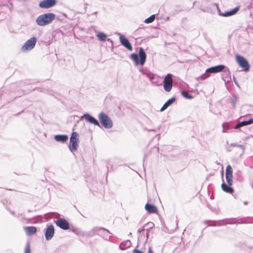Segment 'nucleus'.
I'll return each mask as SVG.
<instances>
[{"instance_id": "obj_1", "label": "nucleus", "mask_w": 253, "mask_h": 253, "mask_svg": "<svg viewBox=\"0 0 253 253\" xmlns=\"http://www.w3.org/2000/svg\"><path fill=\"white\" fill-rule=\"evenodd\" d=\"M55 15L53 13H46L39 15L36 20L37 25L40 26L47 25L55 19Z\"/></svg>"}, {"instance_id": "obj_2", "label": "nucleus", "mask_w": 253, "mask_h": 253, "mask_svg": "<svg viewBox=\"0 0 253 253\" xmlns=\"http://www.w3.org/2000/svg\"><path fill=\"white\" fill-rule=\"evenodd\" d=\"M130 58L135 62L136 65H143L146 61V54L142 47L139 49L138 53H133L130 54Z\"/></svg>"}, {"instance_id": "obj_3", "label": "nucleus", "mask_w": 253, "mask_h": 253, "mask_svg": "<svg viewBox=\"0 0 253 253\" xmlns=\"http://www.w3.org/2000/svg\"><path fill=\"white\" fill-rule=\"evenodd\" d=\"M98 117L101 125L104 127L110 129L113 127V121L107 114L103 112H101L98 114Z\"/></svg>"}, {"instance_id": "obj_4", "label": "nucleus", "mask_w": 253, "mask_h": 253, "mask_svg": "<svg viewBox=\"0 0 253 253\" xmlns=\"http://www.w3.org/2000/svg\"><path fill=\"white\" fill-rule=\"evenodd\" d=\"M225 68L223 65H218L207 69L206 73L201 75L200 78L201 80H204L209 76L210 73H216L222 71Z\"/></svg>"}, {"instance_id": "obj_5", "label": "nucleus", "mask_w": 253, "mask_h": 253, "mask_svg": "<svg viewBox=\"0 0 253 253\" xmlns=\"http://www.w3.org/2000/svg\"><path fill=\"white\" fill-rule=\"evenodd\" d=\"M78 133L77 132H73L70 138V144L69 148L73 152L76 151L78 147Z\"/></svg>"}, {"instance_id": "obj_6", "label": "nucleus", "mask_w": 253, "mask_h": 253, "mask_svg": "<svg viewBox=\"0 0 253 253\" xmlns=\"http://www.w3.org/2000/svg\"><path fill=\"white\" fill-rule=\"evenodd\" d=\"M37 42L36 37H33L27 40L21 47V50L23 52L33 49L35 46Z\"/></svg>"}, {"instance_id": "obj_7", "label": "nucleus", "mask_w": 253, "mask_h": 253, "mask_svg": "<svg viewBox=\"0 0 253 253\" xmlns=\"http://www.w3.org/2000/svg\"><path fill=\"white\" fill-rule=\"evenodd\" d=\"M236 61L239 65L247 72L250 69V65L248 61L242 56L237 55L236 56Z\"/></svg>"}, {"instance_id": "obj_8", "label": "nucleus", "mask_w": 253, "mask_h": 253, "mask_svg": "<svg viewBox=\"0 0 253 253\" xmlns=\"http://www.w3.org/2000/svg\"><path fill=\"white\" fill-rule=\"evenodd\" d=\"M164 83V88L167 92L171 90L172 87V75L171 74H168L165 77Z\"/></svg>"}, {"instance_id": "obj_9", "label": "nucleus", "mask_w": 253, "mask_h": 253, "mask_svg": "<svg viewBox=\"0 0 253 253\" xmlns=\"http://www.w3.org/2000/svg\"><path fill=\"white\" fill-rule=\"evenodd\" d=\"M56 3V0H43L39 3V6L41 8L47 9L54 6Z\"/></svg>"}, {"instance_id": "obj_10", "label": "nucleus", "mask_w": 253, "mask_h": 253, "mask_svg": "<svg viewBox=\"0 0 253 253\" xmlns=\"http://www.w3.org/2000/svg\"><path fill=\"white\" fill-rule=\"evenodd\" d=\"M56 225L63 230H68L70 228V225L67 220L63 218H58L55 221Z\"/></svg>"}, {"instance_id": "obj_11", "label": "nucleus", "mask_w": 253, "mask_h": 253, "mask_svg": "<svg viewBox=\"0 0 253 253\" xmlns=\"http://www.w3.org/2000/svg\"><path fill=\"white\" fill-rule=\"evenodd\" d=\"M54 234V228L53 225H47L45 229V238L47 241L50 240L53 237Z\"/></svg>"}, {"instance_id": "obj_12", "label": "nucleus", "mask_w": 253, "mask_h": 253, "mask_svg": "<svg viewBox=\"0 0 253 253\" xmlns=\"http://www.w3.org/2000/svg\"><path fill=\"white\" fill-rule=\"evenodd\" d=\"M120 41L121 44L129 51L132 50V45L124 35L120 34Z\"/></svg>"}, {"instance_id": "obj_13", "label": "nucleus", "mask_w": 253, "mask_h": 253, "mask_svg": "<svg viewBox=\"0 0 253 253\" xmlns=\"http://www.w3.org/2000/svg\"><path fill=\"white\" fill-rule=\"evenodd\" d=\"M82 117L84 118L87 122H88L95 126H100V124L99 123L98 121L90 114L88 113L84 114Z\"/></svg>"}, {"instance_id": "obj_14", "label": "nucleus", "mask_w": 253, "mask_h": 253, "mask_svg": "<svg viewBox=\"0 0 253 253\" xmlns=\"http://www.w3.org/2000/svg\"><path fill=\"white\" fill-rule=\"evenodd\" d=\"M24 230L28 236H31L35 234L37 231V228L35 226L24 227Z\"/></svg>"}, {"instance_id": "obj_15", "label": "nucleus", "mask_w": 253, "mask_h": 253, "mask_svg": "<svg viewBox=\"0 0 253 253\" xmlns=\"http://www.w3.org/2000/svg\"><path fill=\"white\" fill-rule=\"evenodd\" d=\"M55 140L57 142L64 143L68 139V136L66 134H57L54 136Z\"/></svg>"}, {"instance_id": "obj_16", "label": "nucleus", "mask_w": 253, "mask_h": 253, "mask_svg": "<svg viewBox=\"0 0 253 253\" xmlns=\"http://www.w3.org/2000/svg\"><path fill=\"white\" fill-rule=\"evenodd\" d=\"M239 10V7H236L230 11H226L219 15L224 17H228L235 14Z\"/></svg>"}, {"instance_id": "obj_17", "label": "nucleus", "mask_w": 253, "mask_h": 253, "mask_svg": "<svg viewBox=\"0 0 253 253\" xmlns=\"http://www.w3.org/2000/svg\"><path fill=\"white\" fill-rule=\"evenodd\" d=\"M176 100V98L175 97H172L169 99L163 105V106L160 109V111L163 112L165 111L168 107L170 106L174 101Z\"/></svg>"}, {"instance_id": "obj_18", "label": "nucleus", "mask_w": 253, "mask_h": 253, "mask_svg": "<svg viewBox=\"0 0 253 253\" xmlns=\"http://www.w3.org/2000/svg\"><path fill=\"white\" fill-rule=\"evenodd\" d=\"M145 209L149 213H156L158 211L157 208L155 206L148 203L145 205Z\"/></svg>"}, {"instance_id": "obj_19", "label": "nucleus", "mask_w": 253, "mask_h": 253, "mask_svg": "<svg viewBox=\"0 0 253 253\" xmlns=\"http://www.w3.org/2000/svg\"><path fill=\"white\" fill-rule=\"evenodd\" d=\"M221 186L222 190L226 193L232 194L234 192L233 188L228 184H226L224 181L221 184Z\"/></svg>"}, {"instance_id": "obj_20", "label": "nucleus", "mask_w": 253, "mask_h": 253, "mask_svg": "<svg viewBox=\"0 0 253 253\" xmlns=\"http://www.w3.org/2000/svg\"><path fill=\"white\" fill-rule=\"evenodd\" d=\"M131 243L129 240H126L122 242L119 248L122 250H125L127 248H129L131 246Z\"/></svg>"}, {"instance_id": "obj_21", "label": "nucleus", "mask_w": 253, "mask_h": 253, "mask_svg": "<svg viewBox=\"0 0 253 253\" xmlns=\"http://www.w3.org/2000/svg\"><path fill=\"white\" fill-rule=\"evenodd\" d=\"M94 230H98L100 231L101 232H102V233H103V234L104 235V237L105 238H106V239H107L108 237L109 238V237H110L109 236V234H110L109 231L108 230H107V229H105L104 228H98V227H97V228H95L94 229Z\"/></svg>"}, {"instance_id": "obj_22", "label": "nucleus", "mask_w": 253, "mask_h": 253, "mask_svg": "<svg viewBox=\"0 0 253 253\" xmlns=\"http://www.w3.org/2000/svg\"><path fill=\"white\" fill-rule=\"evenodd\" d=\"M143 75L147 77L149 80L153 84V80L155 78V75L151 72H143Z\"/></svg>"}, {"instance_id": "obj_23", "label": "nucleus", "mask_w": 253, "mask_h": 253, "mask_svg": "<svg viewBox=\"0 0 253 253\" xmlns=\"http://www.w3.org/2000/svg\"><path fill=\"white\" fill-rule=\"evenodd\" d=\"M97 37L101 42H105L107 38L106 35L103 32H99L97 35Z\"/></svg>"}, {"instance_id": "obj_24", "label": "nucleus", "mask_w": 253, "mask_h": 253, "mask_svg": "<svg viewBox=\"0 0 253 253\" xmlns=\"http://www.w3.org/2000/svg\"><path fill=\"white\" fill-rule=\"evenodd\" d=\"M146 238V236L144 234H138V243H144L145 239Z\"/></svg>"}, {"instance_id": "obj_25", "label": "nucleus", "mask_w": 253, "mask_h": 253, "mask_svg": "<svg viewBox=\"0 0 253 253\" xmlns=\"http://www.w3.org/2000/svg\"><path fill=\"white\" fill-rule=\"evenodd\" d=\"M181 94L186 99H191L193 98V96L192 95L190 94L187 91L185 90H182L181 91Z\"/></svg>"}, {"instance_id": "obj_26", "label": "nucleus", "mask_w": 253, "mask_h": 253, "mask_svg": "<svg viewBox=\"0 0 253 253\" xmlns=\"http://www.w3.org/2000/svg\"><path fill=\"white\" fill-rule=\"evenodd\" d=\"M155 19V15L153 14L149 16V17H148L147 18L145 19V20H144V22L147 24H149L153 22L154 21Z\"/></svg>"}, {"instance_id": "obj_27", "label": "nucleus", "mask_w": 253, "mask_h": 253, "mask_svg": "<svg viewBox=\"0 0 253 253\" xmlns=\"http://www.w3.org/2000/svg\"><path fill=\"white\" fill-rule=\"evenodd\" d=\"M241 125H242V126L251 125V124H253V119L251 118L249 120L243 121L241 122Z\"/></svg>"}, {"instance_id": "obj_28", "label": "nucleus", "mask_w": 253, "mask_h": 253, "mask_svg": "<svg viewBox=\"0 0 253 253\" xmlns=\"http://www.w3.org/2000/svg\"><path fill=\"white\" fill-rule=\"evenodd\" d=\"M233 175H225V178L226 181L228 184L229 186H231L233 184V180H232Z\"/></svg>"}, {"instance_id": "obj_29", "label": "nucleus", "mask_w": 253, "mask_h": 253, "mask_svg": "<svg viewBox=\"0 0 253 253\" xmlns=\"http://www.w3.org/2000/svg\"><path fill=\"white\" fill-rule=\"evenodd\" d=\"M238 99V97L236 95H233L231 99V103L232 104L233 107H235L237 101Z\"/></svg>"}, {"instance_id": "obj_30", "label": "nucleus", "mask_w": 253, "mask_h": 253, "mask_svg": "<svg viewBox=\"0 0 253 253\" xmlns=\"http://www.w3.org/2000/svg\"><path fill=\"white\" fill-rule=\"evenodd\" d=\"M225 175H232V168L230 165H228L226 168Z\"/></svg>"}, {"instance_id": "obj_31", "label": "nucleus", "mask_w": 253, "mask_h": 253, "mask_svg": "<svg viewBox=\"0 0 253 253\" xmlns=\"http://www.w3.org/2000/svg\"><path fill=\"white\" fill-rule=\"evenodd\" d=\"M230 146L231 147H238L242 149V153L243 154L245 151V147L244 145L241 144H237L235 143H231L230 144Z\"/></svg>"}, {"instance_id": "obj_32", "label": "nucleus", "mask_w": 253, "mask_h": 253, "mask_svg": "<svg viewBox=\"0 0 253 253\" xmlns=\"http://www.w3.org/2000/svg\"><path fill=\"white\" fill-rule=\"evenodd\" d=\"M151 229H150V228L146 229V238L145 239V241H144V243L145 244H146L147 242V241H148V237H149V232H150Z\"/></svg>"}, {"instance_id": "obj_33", "label": "nucleus", "mask_w": 253, "mask_h": 253, "mask_svg": "<svg viewBox=\"0 0 253 253\" xmlns=\"http://www.w3.org/2000/svg\"><path fill=\"white\" fill-rule=\"evenodd\" d=\"M24 253H31L30 247L29 243H28L26 246Z\"/></svg>"}, {"instance_id": "obj_34", "label": "nucleus", "mask_w": 253, "mask_h": 253, "mask_svg": "<svg viewBox=\"0 0 253 253\" xmlns=\"http://www.w3.org/2000/svg\"><path fill=\"white\" fill-rule=\"evenodd\" d=\"M148 225L149 226V228L152 229L154 226V224L153 222H148L146 224H145V226Z\"/></svg>"}, {"instance_id": "obj_35", "label": "nucleus", "mask_w": 253, "mask_h": 253, "mask_svg": "<svg viewBox=\"0 0 253 253\" xmlns=\"http://www.w3.org/2000/svg\"><path fill=\"white\" fill-rule=\"evenodd\" d=\"M226 126H227V124H226V123H224L222 124V127H223L222 131L223 132H225L226 130L228 129V127H226Z\"/></svg>"}, {"instance_id": "obj_36", "label": "nucleus", "mask_w": 253, "mask_h": 253, "mask_svg": "<svg viewBox=\"0 0 253 253\" xmlns=\"http://www.w3.org/2000/svg\"><path fill=\"white\" fill-rule=\"evenodd\" d=\"M145 226L144 225L143 227H142L141 228H140L138 229V230H137L138 234H141L142 231H144V230H145L144 227Z\"/></svg>"}, {"instance_id": "obj_37", "label": "nucleus", "mask_w": 253, "mask_h": 253, "mask_svg": "<svg viewBox=\"0 0 253 253\" xmlns=\"http://www.w3.org/2000/svg\"><path fill=\"white\" fill-rule=\"evenodd\" d=\"M241 123L240 122L238 124H237L235 126H234V129H238L240 127H242V125H241Z\"/></svg>"}, {"instance_id": "obj_38", "label": "nucleus", "mask_w": 253, "mask_h": 253, "mask_svg": "<svg viewBox=\"0 0 253 253\" xmlns=\"http://www.w3.org/2000/svg\"><path fill=\"white\" fill-rule=\"evenodd\" d=\"M133 253H144L143 252H142V251H139L136 249H134L133 250Z\"/></svg>"}, {"instance_id": "obj_39", "label": "nucleus", "mask_w": 253, "mask_h": 253, "mask_svg": "<svg viewBox=\"0 0 253 253\" xmlns=\"http://www.w3.org/2000/svg\"><path fill=\"white\" fill-rule=\"evenodd\" d=\"M147 253H154L151 247H149Z\"/></svg>"}, {"instance_id": "obj_40", "label": "nucleus", "mask_w": 253, "mask_h": 253, "mask_svg": "<svg viewBox=\"0 0 253 253\" xmlns=\"http://www.w3.org/2000/svg\"><path fill=\"white\" fill-rule=\"evenodd\" d=\"M234 83L235 84L237 85V86H239L238 84V83L237 82V81H236L235 78H234Z\"/></svg>"}, {"instance_id": "obj_41", "label": "nucleus", "mask_w": 253, "mask_h": 253, "mask_svg": "<svg viewBox=\"0 0 253 253\" xmlns=\"http://www.w3.org/2000/svg\"><path fill=\"white\" fill-rule=\"evenodd\" d=\"M226 150L228 151V152H230L231 151V150L229 149V148L228 147H226Z\"/></svg>"}, {"instance_id": "obj_42", "label": "nucleus", "mask_w": 253, "mask_h": 253, "mask_svg": "<svg viewBox=\"0 0 253 253\" xmlns=\"http://www.w3.org/2000/svg\"><path fill=\"white\" fill-rule=\"evenodd\" d=\"M227 224V223H224L223 224H218V226H221V225H226Z\"/></svg>"}, {"instance_id": "obj_43", "label": "nucleus", "mask_w": 253, "mask_h": 253, "mask_svg": "<svg viewBox=\"0 0 253 253\" xmlns=\"http://www.w3.org/2000/svg\"><path fill=\"white\" fill-rule=\"evenodd\" d=\"M248 202L247 201H245V202H244V204L245 205H247V204H248Z\"/></svg>"}, {"instance_id": "obj_44", "label": "nucleus", "mask_w": 253, "mask_h": 253, "mask_svg": "<svg viewBox=\"0 0 253 253\" xmlns=\"http://www.w3.org/2000/svg\"><path fill=\"white\" fill-rule=\"evenodd\" d=\"M11 213L12 214L14 215V211H11Z\"/></svg>"}, {"instance_id": "obj_45", "label": "nucleus", "mask_w": 253, "mask_h": 253, "mask_svg": "<svg viewBox=\"0 0 253 253\" xmlns=\"http://www.w3.org/2000/svg\"><path fill=\"white\" fill-rule=\"evenodd\" d=\"M128 235H131V233H129V234H128Z\"/></svg>"}]
</instances>
